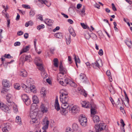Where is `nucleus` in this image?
<instances>
[{
  "label": "nucleus",
  "instance_id": "obj_2",
  "mask_svg": "<svg viewBox=\"0 0 132 132\" xmlns=\"http://www.w3.org/2000/svg\"><path fill=\"white\" fill-rule=\"evenodd\" d=\"M61 94L60 96V100L62 103H66L68 101L69 98L68 94L65 89H62L60 91Z\"/></svg>",
  "mask_w": 132,
  "mask_h": 132
},
{
  "label": "nucleus",
  "instance_id": "obj_34",
  "mask_svg": "<svg viewBox=\"0 0 132 132\" xmlns=\"http://www.w3.org/2000/svg\"><path fill=\"white\" fill-rule=\"evenodd\" d=\"M64 74H62V73L59 72L57 74V81H59V80H61V79H62V77H64L63 75Z\"/></svg>",
  "mask_w": 132,
  "mask_h": 132
},
{
  "label": "nucleus",
  "instance_id": "obj_39",
  "mask_svg": "<svg viewBox=\"0 0 132 132\" xmlns=\"http://www.w3.org/2000/svg\"><path fill=\"white\" fill-rule=\"evenodd\" d=\"M109 90L111 93L112 94H114L115 93V91L112 85H111L110 87Z\"/></svg>",
  "mask_w": 132,
  "mask_h": 132
},
{
  "label": "nucleus",
  "instance_id": "obj_25",
  "mask_svg": "<svg viewBox=\"0 0 132 132\" xmlns=\"http://www.w3.org/2000/svg\"><path fill=\"white\" fill-rule=\"evenodd\" d=\"M93 119L95 123H97L100 120L99 117L97 116H94L93 117Z\"/></svg>",
  "mask_w": 132,
  "mask_h": 132
},
{
  "label": "nucleus",
  "instance_id": "obj_4",
  "mask_svg": "<svg viewBox=\"0 0 132 132\" xmlns=\"http://www.w3.org/2000/svg\"><path fill=\"white\" fill-rule=\"evenodd\" d=\"M22 98L27 105H28L30 104V100L29 97L26 94H23L21 96Z\"/></svg>",
  "mask_w": 132,
  "mask_h": 132
},
{
  "label": "nucleus",
  "instance_id": "obj_9",
  "mask_svg": "<svg viewBox=\"0 0 132 132\" xmlns=\"http://www.w3.org/2000/svg\"><path fill=\"white\" fill-rule=\"evenodd\" d=\"M70 80L68 78H64L63 79H61L59 80L58 82L62 85L65 86L67 84H69Z\"/></svg>",
  "mask_w": 132,
  "mask_h": 132
},
{
  "label": "nucleus",
  "instance_id": "obj_27",
  "mask_svg": "<svg viewBox=\"0 0 132 132\" xmlns=\"http://www.w3.org/2000/svg\"><path fill=\"white\" fill-rule=\"evenodd\" d=\"M15 121L19 125H22V122L20 117L17 116L16 117Z\"/></svg>",
  "mask_w": 132,
  "mask_h": 132
},
{
  "label": "nucleus",
  "instance_id": "obj_12",
  "mask_svg": "<svg viewBox=\"0 0 132 132\" xmlns=\"http://www.w3.org/2000/svg\"><path fill=\"white\" fill-rule=\"evenodd\" d=\"M101 64L102 65V63L101 61H98L96 62L92 63L93 66L94 68H100L101 67Z\"/></svg>",
  "mask_w": 132,
  "mask_h": 132
},
{
  "label": "nucleus",
  "instance_id": "obj_29",
  "mask_svg": "<svg viewBox=\"0 0 132 132\" xmlns=\"http://www.w3.org/2000/svg\"><path fill=\"white\" fill-rule=\"evenodd\" d=\"M60 110L61 114L63 115H65L68 113V111L66 109L61 108Z\"/></svg>",
  "mask_w": 132,
  "mask_h": 132
},
{
  "label": "nucleus",
  "instance_id": "obj_10",
  "mask_svg": "<svg viewBox=\"0 0 132 132\" xmlns=\"http://www.w3.org/2000/svg\"><path fill=\"white\" fill-rule=\"evenodd\" d=\"M82 106L87 108H90L92 106L91 104L87 101H84L81 103Z\"/></svg>",
  "mask_w": 132,
  "mask_h": 132
},
{
  "label": "nucleus",
  "instance_id": "obj_50",
  "mask_svg": "<svg viewBox=\"0 0 132 132\" xmlns=\"http://www.w3.org/2000/svg\"><path fill=\"white\" fill-rule=\"evenodd\" d=\"M45 26L43 24H42L41 25L38 26L37 27V28L38 30H40L41 29H43L44 28Z\"/></svg>",
  "mask_w": 132,
  "mask_h": 132
},
{
  "label": "nucleus",
  "instance_id": "obj_56",
  "mask_svg": "<svg viewBox=\"0 0 132 132\" xmlns=\"http://www.w3.org/2000/svg\"><path fill=\"white\" fill-rule=\"evenodd\" d=\"M29 50V47L28 46H26L23 49V52H26Z\"/></svg>",
  "mask_w": 132,
  "mask_h": 132
},
{
  "label": "nucleus",
  "instance_id": "obj_7",
  "mask_svg": "<svg viewBox=\"0 0 132 132\" xmlns=\"http://www.w3.org/2000/svg\"><path fill=\"white\" fill-rule=\"evenodd\" d=\"M105 124L103 123H100L99 125H95V128L96 132H99L104 129L105 128Z\"/></svg>",
  "mask_w": 132,
  "mask_h": 132
},
{
  "label": "nucleus",
  "instance_id": "obj_57",
  "mask_svg": "<svg viewBox=\"0 0 132 132\" xmlns=\"http://www.w3.org/2000/svg\"><path fill=\"white\" fill-rule=\"evenodd\" d=\"M70 30L71 31V34L73 36L75 37L76 36V34L73 30V29L72 28H71L70 29Z\"/></svg>",
  "mask_w": 132,
  "mask_h": 132
},
{
  "label": "nucleus",
  "instance_id": "obj_15",
  "mask_svg": "<svg viewBox=\"0 0 132 132\" xmlns=\"http://www.w3.org/2000/svg\"><path fill=\"white\" fill-rule=\"evenodd\" d=\"M79 78L84 83H86L87 79L85 75L83 73H81L80 75Z\"/></svg>",
  "mask_w": 132,
  "mask_h": 132
},
{
  "label": "nucleus",
  "instance_id": "obj_52",
  "mask_svg": "<svg viewBox=\"0 0 132 132\" xmlns=\"http://www.w3.org/2000/svg\"><path fill=\"white\" fill-rule=\"evenodd\" d=\"M13 106V110L14 112L15 113H17L18 112L17 108L16 106Z\"/></svg>",
  "mask_w": 132,
  "mask_h": 132
},
{
  "label": "nucleus",
  "instance_id": "obj_26",
  "mask_svg": "<svg viewBox=\"0 0 132 132\" xmlns=\"http://www.w3.org/2000/svg\"><path fill=\"white\" fill-rule=\"evenodd\" d=\"M36 65L38 66V69L41 71V72L45 70L42 63H36Z\"/></svg>",
  "mask_w": 132,
  "mask_h": 132
},
{
  "label": "nucleus",
  "instance_id": "obj_36",
  "mask_svg": "<svg viewBox=\"0 0 132 132\" xmlns=\"http://www.w3.org/2000/svg\"><path fill=\"white\" fill-rule=\"evenodd\" d=\"M54 36L59 38H62V35L61 32H58L55 34Z\"/></svg>",
  "mask_w": 132,
  "mask_h": 132
},
{
  "label": "nucleus",
  "instance_id": "obj_14",
  "mask_svg": "<svg viewBox=\"0 0 132 132\" xmlns=\"http://www.w3.org/2000/svg\"><path fill=\"white\" fill-rule=\"evenodd\" d=\"M21 87L25 92L28 93L30 92V87H28L24 84H22L21 85Z\"/></svg>",
  "mask_w": 132,
  "mask_h": 132
},
{
  "label": "nucleus",
  "instance_id": "obj_5",
  "mask_svg": "<svg viewBox=\"0 0 132 132\" xmlns=\"http://www.w3.org/2000/svg\"><path fill=\"white\" fill-rule=\"evenodd\" d=\"M42 124L44 126L42 127V129L44 130L42 132L41 130H40V132H46V130L47 129L48 127L49 124V121L46 119H44L42 122Z\"/></svg>",
  "mask_w": 132,
  "mask_h": 132
},
{
  "label": "nucleus",
  "instance_id": "obj_44",
  "mask_svg": "<svg viewBox=\"0 0 132 132\" xmlns=\"http://www.w3.org/2000/svg\"><path fill=\"white\" fill-rule=\"evenodd\" d=\"M29 15L30 17H32L34 16L35 14V11L32 9L29 12Z\"/></svg>",
  "mask_w": 132,
  "mask_h": 132
},
{
  "label": "nucleus",
  "instance_id": "obj_63",
  "mask_svg": "<svg viewBox=\"0 0 132 132\" xmlns=\"http://www.w3.org/2000/svg\"><path fill=\"white\" fill-rule=\"evenodd\" d=\"M98 54L101 56L103 54V52L102 49H101L98 52Z\"/></svg>",
  "mask_w": 132,
  "mask_h": 132
},
{
  "label": "nucleus",
  "instance_id": "obj_8",
  "mask_svg": "<svg viewBox=\"0 0 132 132\" xmlns=\"http://www.w3.org/2000/svg\"><path fill=\"white\" fill-rule=\"evenodd\" d=\"M45 0H34L35 3L39 8H42L44 6Z\"/></svg>",
  "mask_w": 132,
  "mask_h": 132
},
{
  "label": "nucleus",
  "instance_id": "obj_31",
  "mask_svg": "<svg viewBox=\"0 0 132 132\" xmlns=\"http://www.w3.org/2000/svg\"><path fill=\"white\" fill-rule=\"evenodd\" d=\"M62 103L61 106V108L66 109L69 106V104L68 102L66 103Z\"/></svg>",
  "mask_w": 132,
  "mask_h": 132
},
{
  "label": "nucleus",
  "instance_id": "obj_62",
  "mask_svg": "<svg viewBox=\"0 0 132 132\" xmlns=\"http://www.w3.org/2000/svg\"><path fill=\"white\" fill-rule=\"evenodd\" d=\"M23 32L21 31H19L17 33V35L19 36H21L23 34Z\"/></svg>",
  "mask_w": 132,
  "mask_h": 132
},
{
  "label": "nucleus",
  "instance_id": "obj_41",
  "mask_svg": "<svg viewBox=\"0 0 132 132\" xmlns=\"http://www.w3.org/2000/svg\"><path fill=\"white\" fill-rule=\"evenodd\" d=\"M42 61L40 58L39 57H36L35 59V62L36 65V63H42Z\"/></svg>",
  "mask_w": 132,
  "mask_h": 132
},
{
  "label": "nucleus",
  "instance_id": "obj_38",
  "mask_svg": "<svg viewBox=\"0 0 132 132\" xmlns=\"http://www.w3.org/2000/svg\"><path fill=\"white\" fill-rule=\"evenodd\" d=\"M41 75L43 78H46L47 77V75L44 70L41 72Z\"/></svg>",
  "mask_w": 132,
  "mask_h": 132
},
{
  "label": "nucleus",
  "instance_id": "obj_55",
  "mask_svg": "<svg viewBox=\"0 0 132 132\" xmlns=\"http://www.w3.org/2000/svg\"><path fill=\"white\" fill-rule=\"evenodd\" d=\"M81 25L82 28L84 29H86L89 27L86 25L84 23H81Z\"/></svg>",
  "mask_w": 132,
  "mask_h": 132
},
{
  "label": "nucleus",
  "instance_id": "obj_21",
  "mask_svg": "<svg viewBox=\"0 0 132 132\" xmlns=\"http://www.w3.org/2000/svg\"><path fill=\"white\" fill-rule=\"evenodd\" d=\"M53 21L52 20L47 19L45 20V23L49 26H52L53 24Z\"/></svg>",
  "mask_w": 132,
  "mask_h": 132
},
{
  "label": "nucleus",
  "instance_id": "obj_19",
  "mask_svg": "<svg viewBox=\"0 0 132 132\" xmlns=\"http://www.w3.org/2000/svg\"><path fill=\"white\" fill-rule=\"evenodd\" d=\"M40 108L41 112L43 113H46L48 112L47 108L43 104H42L41 105Z\"/></svg>",
  "mask_w": 132,
  "mask_h": 132
},
{
  "label": "nucleus",
  "instance_id": "obj_6",
  "mask_svg": "<svg viewBox=\"0 0 132 132\" xmlns=\"http://www.w3.org/2000/svg\"><path fill=\"white\" fill-rule=\"evenodd\" d=\"M80 108L77 106L74 105L70 108V111L72 114H75L79 112Z\"/></svg>",
  "mask_w": 132,
  "mask_h": 132
},
{
  "label": "nucleus",
  "instance_id": "obj_20",
  "mask_svg": "<svg viewBox=\"0 0 132 132\" xmlns=\"http://www.w3.org/2000/svg\"><path fill=\"white\" fill-rule=\"evenodd\" d=\"M54 106L55 108L57 111L61 109L60 108V105L58 102V99L57 97L55 100Z\"/></svg>",
  "mask_w": 132,
  "mask_h": 132
},
{
  "label": "nucleus",
  "instance_id": "obj_35",
  "mask_svg": "<svg viewBox=\"0 0 132 132\" xmlns=\"http://www.w3.org/2000/svg\"><path fill=\"white\" fill-rule=\"evenodd\" d=\"M54 66L57 68L58 67V60L57 58H55L53 60Z\"/></svg>",
  "mask_w": 132,
  "mask_h": 132
},
{
  "label": "nucleus",
  "instance_id": "obj_43",
  "mask_svg": "<svg viewBox=\"0 0 132 132\" xmlns=\"http://www.w3.org/2000/svg\"><path fill=\"white\" fill-rule=\"evenodd\" d=\"M69 84L71 86L76 87L77 86V85L73 81H72L70 80V81L69 82Z\"/></svg>",
  "mask_w": 132,
  "mask_h": 132
},
{
  "label": "nucleus",
  "instance_id": "obj_13",
  "mask_svg": "<svg viewBox=\"0 0 132 132\" xmlns=\"http://www.w3.org/2000/svg\"><path fill=\"white\" fill-rule=\"evenodd\" d=\"M2 84L5 87H9L11 85V83L6 79H4L2 81Z\"/></svg>",
  "mask_w": 132,
  "mask_h": 132
},
{
  "label": "nucleus",
  "instance_id": "obj_42",
  "mask_svg": "<svg viewBox=\"0 0 132 132\" xmlns=\"http://www.w3.org/2000/svg\"><path fill=\"white\" fill-rule=\"evenodd\" d=\"M74 59L75 61L76 62V65L77 67H78V65H77V63H80V61L79 59V58L78 57L77 58L75 56V57H74Z\"/></svg>",
  "mask_w": 132,
  "mask_h": 132
},
{
  "label": "nucleus",
  "instance_id": "obj_24",
  "mask_svg": "<svg viewBox=\"0 0 132 132\" xmlns=\"http://www.w3.org/2000/svg\"><path fill=\"white\" fill-rule=\"evenodd\" d=\"M125 42L129 48H131L132 47V43L130 40L127 39L125 40Z\"/></svg>",
  "mask_w": 132,
  "mask_h": 132
},
{
  "label": "nucleus",
  "instance_id": "obj_61",
  "mask_svg": "<svg viewBox=\"0 0 132 132\" xmlns=\"http://www.w3.org/2000/svg\"><path fill=\"white\" fill-rule=\"evenodd\" d=\"M20 44L21 43L20 42H17L14 43V45L15 46H20Z\"/></svg>",
  "mask_w": 132,
  "mask_h": 132
},
{
  "label": "nucleus",
  "instance_id": "obj_28",
  "mask_svg": "<svg viewBox=\"0 0 132 132\" xmlns=\"http://www.w3.org/2000/svg\"><path fill=\"white\" fill-rule=\"evenodd\" d=\"M46 91L44 88H43L41 89L40 93L41 94L42 96L43 97H45L46 96Z\"/></svg>",
  "mask_w": 132,
  "mask_h": 132
},
{
  "label": "nucleus",
  "instance_id": "obj_3",
  "mask_svg": "<svg viewBox=\"0 0 132 132\" xmlns=\"http://www.w3.org/2000/svg\"><path fill=\"white\" fill-rule=\"evenodd\" d=\"M79 121L80 124L84 127L86 126L87 125V120L86 118L84 115H81L79 117Z\"/></svg>",
  "mask_w": 132,
  "mask_h": 132
},
{
  "label": "nucleus",
  "instance_id": "obj_37",
  "mask_svg": "<svg viewBox=\"0 0 132 132\" xmlns=\"http://www.w3.org/2000/svg\"><path fill=\"white\" fill-rule=\"evenodd\" d=\"M78 125L76 123H74L72 125V128L74 131H77L78 129Z\"/></svg>",
  "mask_w": 132,
  "mask_h": 132
},
{
  "label": "nucleus",
  "instance_id": "obj_40",
  "mask_svg": "<svg viewBox=\"0 0 132 132\" xmlns=\"http://www.w3.org/2000/svg\"><path fill=\"white\" fill-rule=\"evenodd\" d=\"M38 122L37 119H31L30 121V123L31 124H33L34 123H37Z\"/></svg>",
  "mask_w": 132,
  "mask_h": 132
},
{
  "label": "nucleus",
  "instance_id": "obj_1",
  "mask_svg": "<svg viewBox=\"0 0 132 132\" xmlns=\"http://www.w3.org/2000/svg\"><path fill=\"white\" fill-rule=\"evenodd\" d=\"M12 95L10 94H8L6 95V99L7 101V104L9 107L3 102H0V109L2 110L6 113H11L10 108L14 105V103L12 101Z\"/></svg>",
  "mask_w": 132,
  "mask_h": 132
},
{
  "label": "nucleus",
  "instance_id": "obj_32",
  "mask_svg": "<svg viewBox=\"0 0 132 132\" xmlns=\"http://www.w3.org/2000/svg\"><path fill=\"white\" fill-rule=\"evenodd\" d=\"M78 90L81 94L83 95L85 97L87 96V94L84 90L81 89L80 88H78Z\"/></svg>",
  "mask_w": 132,
  "mask_h": 132
},
{
  "label": "nucleus",
  "instance_id": "obj_49",
  "mask_svg": "<svg viewBox=\"0 0 132 132\" xmlns=\"http://www.w3.org/2000/svg\"><path fill=\"white\" fill-rule=\"evenodd\" d=\"M37 39H34V47H35V50L36 52H37V48L36 46V42H37Z\"/></svg>",
  "mask_w": 132,
  "mask_h": 132
},
{
  "label": "nucleus",
  "instance_id": "obj_48",
  "mask_svg": "<svg viewBox=\"0 0 132 132\" xmlns=\"http://www.w3.org/2000/svg\"><path fill=\"white\" fill-rule=\"evenodd\" d=\"M14 88L17 90H19L20 89L21 87L18 84L16 83L14 85Z\"/></svg>",
  "mask_w": 132,
  "mask_h": 132
},
{
  "label": "nucleus",
  "instance_id": "obj_54",
  "mask_svg": "<svg viewBox=\"0 0 132 132\" xmlns=\"http://www.w3.org/2000/svg\"><path fill=\"white\" fill-rule=\"evenodd\" d=\"M23 7L27 9H30V6L26 4H23L22 5Z\"/></svg>",
  "mask_w": 132,
  "mask_h": 132
},
{
  "label": "nucleus",
  "instance_id": "obj_46",
  "mask_svg": "<svg viewBox=\"0 0 132 132\" xmlns=\"http://www.w3.org/2000/svg\"><path fill=\"white\" fill-rule=\"evenodd\" d=\"M91 117H93V116L92 115H95L96 114V112L95 111V109L92 108V107L91 108Z\"/></svg>",
  "mask_w": 132,
  "mask_h": 132
},
{
  "label": "nucleus",
  "instance_id": "obj_45",
  "mask_svg": "<svg viewBox=\"0 0 132 132\" xmlns=\"http://www.w3.org/2000/svg\"><path fill=\"white\" fill-rule=\"evenodd\" d=\"M66 41L67 44H69L71 42V38L70 36H68V37H66Z\"/></svg>",
  "mask_w": 132,
  "mask_h": 132
},
{
  "label": "nucleus",
  "instance_id": "obj_16",
  "mask_svg": "<svg viewBox=\"0 0 132 132\" xmlns=\"http://www.w3.org/2000/svg\"><path fill=\"white\" fill-rule=\"evenodd\" d=\"M24 58V60L25 61H27L28 62H30L31 60V57L30 55H24L23 56H21V59L22 58L23 59Z\"/></svg>",
  "mask_w": 132,
  "mask_h": 132
},
{
  "label": "nucleus",
  "instance_id": "obj_53",
  "mask_svg": "<svg viewBox=\"0 0 132 132\" xmlns=\"http://www.w3.org/2000/svg\"><path fill=\"white\" fill-rule=\"evenodd\" d=\"M4 57L7 59H11L13 58V57L11 56L9 54H5L4 55Z\"/></svg>",
  "mask_w": 132,
  "mask_h": 132
},
{
  "label": "nucleus",
  "instance_id": "obj_58",
  "mask_svg": "<svg viewBox=\"0 0 132 132\" xmlns=\"http://www.w3.org/2000/svg\"><path fill=\"white\" fill-rule=\"evenodd\" d=\"M44 2H45L44 6L45 5H46V6H47L48 7L50 6L51 4L50 3H48L47 1H46V0H45Z\"/></svg>",
  "mask_w": 132,
  "mask_h": 132
},
{
  "label": "nucleus",
  "instance_id": "obj_18",
  "mask_svg": "<svg viewBox=\"0 0 132 132\" xmlns=\"http://www.w3.org/2000/svg\"><path fill=\"white\" fill-rule=\"evenodd\" d=\"M19 75L20 76L22 77H26L27 76V73L26 70L22 69L20 71Z\"/></svg>",
  "mask_w": 132,
  "mask_h": 132
},
{
  "label": "nucleus",
  "instance_id": "obj_11",
  "mask_svg": "<svg viewBox=\"0 0 132 132\" xmlns=\"http://www.w3.org/2000/svg\"><path fill=\"white\" fill-rule=\"evenodd\" d=\"M60 72L62 73V74L66 73L67 72L66 69L63 67L62 62H60L59 67Z\"/></svg>",
  "mask_w": 132,
  "mask_h": 132
},
{
  "label": "nucleus",
  "instance_id": "obj_64",
  "mask_svg": "<svg viewBox=\"0 0 132 132\" xmlns=\"http://www.w3.org/2000/svg\"><path fill=\"white\" fill-rule=\"evenodd\" d=\"M2 130L3 132H10V130H8L6 128H3Z\"/></svg>",
  "mask_w": 132,
  "mask_h": 132
},
{
  "label": "nucleus",
  "instance_id": "obj_30",
  "mask_svg": "<svg viewBox=\"0 0 132 132\" xmlns=\"http://www.w3.org/2000/svg\"><path fill=\"white\" fill-rule=\"evenodd\" d=\"M30 92H31L34 93H35L37 92L36 88L34 85H32L30 86Z\"/></svg>",
  "mask_w": 132,
  "mask_h": 132
},
{
  "label": "nucleus",
  "instance_id": "obj_51",
  "mask_svg": "<svg viewBox=\"0 0 132 132\" xmlns=\"http://www.w3.org/2000/svg\"><path fill=\"white\" fill-rule=\"evenodd\" d=\"M85 6H84L82 9L81 11V12L82 15H84L85 14Z\"/></svg>",
  "mask_w": 132,
  "mask_h": 132
},
{
  "label": "nucleus",
  "instance_id": "obj_33",
  "mask_svg": "<svg viewBox=\"0 0 132 132\" xmlns=\"http://www.w3.org/2000/svg\"><path fill=\"white\" fill-rule=\"evenodd\" d=\"M3 128H6L8 130H10L11 128V124L9 123H7L5 124L4 127Z\"/></svg>",
  "mask_w": 132,
  "mask_h": 132
},
{
  "label": "nucleus",
  "instance_id": "obj_47",
  "mask_svg": "<svg viewBox=\"0 0 132 132\" xmlns=\"http://www.w3.org/2000/svg\"><path fill=\"white\" fill-rule=\"evenodd\" d=\"M85 37L86 39H89L90 37V36L88 32H86L84 34Z\"/></svg>",
  "mask_w": 132,
  "mask_h": 132
},
{
  "label": "nucleus",
  "instance_id": "obj_60",
  "mask_svg": "<svg viewBox=\"0 0 132 132\" xmlns=\"http://www.w3.org/2000/svg\"><path fill=\"white\" fill-rule=\"evenodd\" d=\"M112 6L113 10L114 11H117V9L115 7L114 4L113 3L112 4Z\"/></svg>",
  "mask_w": 132,
  "mask_h": 132
},
{
  "label": "nucleus",
  "instance_id": "obj_59",
  "mask_svg": "<svg viewBox=\"0 0 132 132\" xmlns=\"http://www.w3.org/2000/svg\"><path fill=\"white\" fill-rule=\"evenodd\" d=\"M66 132H74L69 127L66 130Z\"/></svg>",
  "mask_w": 132,
  "mask_h": 132
},
{
  "label": "nucleus",
  "instance_id": "obj_17",
  "mask_svg": "<svg viewBox=\"0 0 132 132\" xmlns=\"http://www.w3.org/2000/svg\"><path fill=\"white\" fill-rule=\"evenodd\" d=\"M32 99L34 104H32L31 105V109L33 108L32 106L34 104H36L39 102L37 96L35 95L33 96L32 97Z\"/></svg>",
  "mask_w": 132,
  "mask_h": 132
},
{
  "label": "nucleus",
  "instance_id": "obj_23",
  "mask_svg": "<svg viewBox=\"0 0 132 132\" xmlns=\"http://www.w3.org/2000/svg\"><path fill=\"white\" fill-rule=\"evenodd\" d=\"M37 114V113L35 112L31 111L30 112V117L31 119L36 118V116Z\"/></svg>",
  "mask_w": 132,
  "mask_h": 132
},
{
  "label": "nucleus",
  "instance_id": "obj_22",
  "mask_svg": "<svg viewBox=\"0 0 132 132\" xmlns=\"http://www.w3.org/2000/svg\"><path fill=\"white\" fill-rule=\"evenodd\" d=\"M123 103H124V102L122 98H118V101L116 102L117 106L119 107L122 105Z\"/></svg>",
  "mask_w": 132,
  "mask_h": 132
}]
</instances>
